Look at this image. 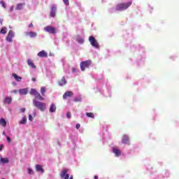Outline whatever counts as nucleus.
I'll return each instance as SVG.
<instances>
[{
	"instance_id": "f704fd0d",
	"label": "nucleus",
	"mask_w": 179,
	"mask_h": 179,
	"mask_svg": "<svg viewBox=\"0 0 179 179\" xmlns=\"http://www.w3.org/2000/svg\"><path fill=\"white\" fill-rule=\"evenodd\" d=\"M6 139H7V142H8V143H10V137L6 136Z\"/></svg>"
},
{
	"instance_id": "412c9836",
	"label": "nucleus",
	"mask_w": 179,
	"mask_h": 179,
	"mask_svg": "<svg viewBox=\"0 0 179 179\" xmlns=\"http://www.w3.org/2000/svg\"><path fill=\"white\" fill-rule=\"evenodd\" d=\"M35 99H37V100H41L43 101L44 100V97L41 96V94H40L38 92L34 95Z\"/></svg>"
},
{
	"instance_id": "7ed1b4c3",
	"label": "nucleus",
	"mask_w": 179,
	"mask_h": 179,
	"mask_svg": "<svg viewBox=\"0 0 179 179\" xmlns=\"http://www.w3.org/2000/svg\"><path fill=\"white\" fill-rule=\"evenodd\" d=\"M90 65H92V60H86V61L82 62L80 64L81 71L84 72V71L86 69L89 68Z\"/></svg>"
},
{
	"instance_id": "2f4dec72",
	"label": "nucleus",
	"mask_w": 179,
	"mask_h": 179,
	"mask_svg": "<svg viewBox=\"0 0 179 179\" xmlns=\"http://www.w3.org/2000/svg\"><path fill=\"white\" fill-rule=\"evenodd\" d=\"M64 5H69V0H63Z\"/></svg>"
},
{
	"instance_id": "ddd939ff",
	"label": "nucleus",
	"mask_w": 179,
	"mask_h": 179,
	"mask_svg": "<svg viewBox=\"0 0 179 179\" xmlns=\"http://www.w3.org/2000/svg\"><path fill=\"white\" fill-rule=\"evenodd\" d=\"M24 6H26V3H18L16 6L15 10H22Z\"/></svg>"
},
{
	"instance_id": "2eb2a0df",
	"label": "nucleus",
	"mask_w": 179,
	"mask_h": 179,
	"mask_svg": "<svg viewBox=\"0 0 179 179\" xmlns=\"http://www.w3.org/2000/svg\"><path fill=\"white\" fill-rule=\"evenodd\" d=\"M113 153H115V156H117V157L121 156V151H120V150H118V148H113Z\"/></svg>"
},
{
	"instance_id": "c03bdc74",
	"label": "nucleus",
	"mask_w": 179,
	"mask_h": 179,
	"mask_svg": "<svg viewBox=\"0 0 179 179\" xmlns=\"http://www.w3.org/2000/svg\"><path fill=\"white\" fill-rule=\"evenodd\" d=\"M29 27H33V23L29 24Z\"/></svg>"
},
{
	"instance_id": "4be33fe9",
	"label": "nucleus",
	"mask_w": 179,
	"mask_h": 179,
	"mask_svg": "<svg viewBox=\"0 0 179 179\" xmlns=\"http://www.w3.org/2000/svg\"><path fill=\"white\" fill-rule=\"evenodd\" d=\"M66 83V80H65V77H62L60 81H59V86H64Z\"/></svg>"
},
{
	"instance_id": "6e6552de",
	"label": "nucleus",
	"mask_w": 179,
	"mask_h": 179,
	"mask_svg": "<svg viewBox=\"0 0 179 179\" xmlns=\"http://www.w3.org/2000/svg\"><path fill=\"white\" fill-rule=\"evenodd\" d=\"M13 37H15V34H13L12 30H10L6 37L7 41H8V43H12V38H13Z\"/></svg>"
},
{
	"instance_id": "423d86ee",
	"label": "nucleus",
	"mask_w": 179,
	"mask_h": 179,
	"mask_svg": "<svg viewBox=\"0 0 179 179\" xmlns=\"http://www.w3.org/2000/svg\"><path fill=\"white\" fill-rule=\"evenodd\" d=\"M45 31L50 33V34H55L57 33V29L51 26H47L44 28Z\"/></svg>"
},
{
	"instance_id": "ea45409f",
	"label": "nucleus",
	"mask_w": 179,
	"mask_h": 179,
	"mask_svg": "<svg viewBox=\"0 0 179 179\" xmlns=\"http://www.w3.org/2000/svg\"><path fill=\"white\" fill-rule=\"evenodd\" d=\"M11 93H14L16 94V93H17V90H13V91H11Z\"/></svg>"
},
{
	"instance_id": "a211bd4d",
	"label": "nucleus",
	"mask_w": 179,
	"mask_h": 179,
	"mask_svg": "<svg viewBox=\"0 0 179 179\" xmlns=\"http://www.w3.org/2000/svg\"><path fill=\"white\" fill-rule=\"evenodd\" d=\"M49 111L50 113H55V111H57V106H55V104L52 103L50 106Z\"/></svg>"
},
{
	"instance_id": "c85d7f7f",
	"label": "nucleus",
	"mask_w": 179,
	"mask_h": 179,
	"mask_svg": "<svg viewBox=\"0 0 179 179\" xmlns=\"http://www.w3.org/2000/svg\"><path fill=\"white\" fill-rule=\"evenodd\" d=\"M45 92H46L45 87H42L41 88V93L42 96H44Z\"/></svg>"
},
{
	"instance_id": "bb28decb",
	"label": "nucleus",
	"mask_w": 179,
	"mask_h": 179,
	"mask_svg": "<svg viewBox=\"0 0 179 179\" xmlns=\"http://www.w3.org/2000/svg\"><path fill=\"white\" fill-rule=\"evenodd\" d=\"M86 115L90 118H94V113H87Z\"/></svg>"
},
{
	"instance_id": "6ab92c4d",
	"label": "nucleus",
	"mask_w": 179,
	"mask_h": 179,
	"mask_svg": "<svg viewBox=\"0 0 179 179\" xmlns=\"http://www.w3.org/2000/svg\"><path fill=\"white\" fill-rule=\"evenodd\" d=\"M27 64H28L29 66H30L31 68H33L34 69H36V65L34 64L33 61H31V59H28Z\"/></svg>"
},
{
	"instance_id": "7c9ffc66",
	"label": "nucleus",
	"mask_w": 179,
	"mask_h": 179,
	"mask_svg": "<svg viewBox=\"0 0 179 179\" xmlns=\"http://www.w3.org/2000/svg\"><path fill=\"white\" fill-rule=\"evenodd\" d=\"M0 4L3 6V8H4V9L6 8V4L5 3V1H0Z\"/></svg>"
},
{
	"instance_id": "0eeeda50",
	"label": "nucleus",
	"mask_w": 179,
	"mask_h": 179,
	"mask_svg": "<svg viewBox=\"0 0 179 179\" xmlns=\"http://www.w3.org/2000/svg\"><path fill=\"white\" fill-rule=\"evenodd\" d=\"M50 17H55L57 16V6L53 5L50 9Z\"/></svg>"
},
{
	"instance_id": "4c0bfd02",
	"label": "nucleus",
	"mask_w": 179,
	"mask_h": 179,
	"mask_svg": "<svg viewBox=\"0 0 179 179\" xmlns=\"http://www.w3.org/2000/svg\"><path fill=\"white\" fill-rule=\"evenodd\" d=\"M20 111H21V113H24V111H26V108H22L20 109Z\"/></svg>"
},
{
	"instance_id": "1a4fd4ad",
	"label": "nucleus",
	"mask_w": 179,
	"mask_h": 179,
	"mask_svg": "<svg viewBox=\"0 0 179 179\" xmlns=\"http://www.w3.org/2000/svg\"><path fill=\"white\" fill-rule=\"evenodd\" d=\"M38 57H40L41 58H47V57H48V53L45 50H41L38 53Z\"/></svg>"
},
{
	"instance_id": "cd10ccee",
	"label": "nucleus",
	"mask_w": 179,
	"mask_h": 179,
	"mask_svg": "<svg viewBox=\"0 0 179 179\" xmlns=\"http://www.w3.org/2000/svg\"><path fill=\"white\" fill-rule=\"evenodd\" d=\"M29 93H30V94H33V96H34L35 94H36L38 93V92H37V90H36V89H31Z\"/></svg>"
},
{
	"instance_id": "37998d69",
	"label": "nucleus",
	"mask_w": 179,
	"mask_h": 179,
	"mask_svg": "<svg viewBox=\"0 0 179 179\" xmlns=\"http://www.w3.org/2000/svg\"><path fill=\"white\" fill-rule=\"evenodd\" d=\"M31 80H32V82H36V78H32Z\"/></svg>"
},
{
	"instance_id": "a18cd8bd",
	"label": "nucleus",
	"mask_w": 179,
	"mask_h": 179,
	"mask_svg": "<svg viewBox=\"0 0 179 179\" xmlns=\"http://www.w3.org/2000/svg\"><path fill=\"white\" fill-rule=\"evenodd\" d=\"M94 179H99V176H94Z\"/></svg>"
},
{
	"instance_id": "20e7f679",
	"label": "nucleus",
	"mask_w": 179,
	"mask_h": 179,
	"mask_svg": "<svg viewBox=\"0 0 179 179\" xmlns=\"http://www.w3.org/2000/svg\"><path fill=\"white\" fill-rule=\"evenodd\" d=\"M69 169H64L60 172V177L63 179H73V176H71L69 178V174H68Z\"/></svg>"
},
{
	"instance_id": "473e14b6",
	"label": "nucleus",
	"mask_w": 179,
	"mask_h": 179,
	"mask_svg": "<svg viewBox=\"0 0 179 179\" xmlns=\"http://www.w3.org/2000/svg\"><path fill=\"white\" fill-rule=\"evenodd\" d=\"M28 173L33 174L34 173L33 170L29 168L28 169Z\"/></svg>"
},
{
	"instance_id": "393cba45",
	"label": "nucleus",
	"mask_w": 179,
	"mask_h": 179,
	"mask_svg": "<svg viewBox=\"0 0 179 179\" xmlns=\"http://www.w3.org/2000/svg\"><path fill=\"white\" fill-rule=\"evenodd\" d=\"M26 122H27V117H24L22 120L19 122V124H20L21 125H23L26 124Z\"/></svg>"
},
{
	"instance_id": "aec40b11",
	"label": "nucleus",
	"mask_w": 179,
	"mask_h": 179,
	"mask_svg": "<svg viewBox=\"0 0 179 179\" xmlns=\"http://www.w3.org/2000/svg\"><path fill=\"white\" fill-rule=\"evenodd\" d=\"M12 76L14 77V79H15V80H17V82H21L22 81V77L17 76V74L13 73Z\"/></svg>"
},
{
	"instance_id": "58836bf2",
	"label": "nucleus",
	"mask_w": 179,
	"mask_h": 179,
	"mask_svg": "<svg viewBox=\"0 0 179 179\" xmlns=\"http://www.w3.org/2000/svg\"><path fill=\"white\" fill-rule=\"evenodd\" d=\"M2 149H3V144L0 145V152L2 150Z\"/></svg>"
},
{
	"instance_id": "a19ab883",
	"label": "nucleus",
	"mask_w": 179,
	"mask_h": 179,
	"mask_svg": "<svg viewBox=\"0 0 179 179\" xmlns=\"http://www.w3.org/2000/svg\"><path fill=\"white\" fill-rule=\"evenodd\" d=\"M78 43H83V39H82V38H80V39H78Z\"/></svg>"
},
{
	"instance_id": "f3484780",
	"label": "nucleus",
	"mask_w": 179,
	"mask_h": 179,
	"mask_svg": "<svg viewBox=\"0 0 179 179\" xmlns=\"http://www.w3.org/2000/svg\"><path fill=\"white\" fill-rule=\"evenodd\" d=\"M28 92L29 91L26 88L19 90L20 94H22L23 96L27 94Z\"/></svg>"
},
{
	"instance_id": "f257e3e1",
	"label": "nucleus",
	"mask_w": 179,
	"mask_h": 179,
	"mask_svg": "<svg viewBox=\"0 0 179 179\" xmlns=\"http://www.w3.org/2000/svg\"><path fill=\"white\" fill-rule=\"evenodd\" d=\"M132 5V1H129L127 3H121L116 6V10H127L129 6Z\"/></svg>"
},
{
	"instance_id": "09e8293b",
	"label": "nucleus",
	"mask_w": 179,
	"mask_h": 179,
	"mask_svg": "<svg viewBox=\"0 0 179 179\" xmlns=\"http://www.w3.org/2000/svg\"><path fill=\"white\" fill-rule=\"evenodd\" d=\"M1 179H5V178H1Z\"/></svg>"
},
{
	"instance_id": "79ce46f5",
	"label": "nucleus",
	"mask_w": 179,
	"mask_h": 179,
	"mask_svg": "<svg viewBox=\"0 0 179 179\" xmlns=\"http://www.w3.org/2000/svg\"><path fill=\"white\" fill-rule=\"evenodd\" d=\"M72 72H73V73H75V72H76V69L73 68L72 69Z\"/></svg>"
},
{
	"instance_id": "dca6fc26",
	"label": "nucleus",
	"mask_w": 179,
	"mask_h": 179,
	"mask_svg": "<svg viewBox=\"0 0 179 179\" xmlns=\"http://www.w3.org/2000/svg\"><path fill=\"white\" fill-rule=\"evenodd\" d=\"M36 171H39L40 173H44V169H43V166L40 164L36 165Z\"/></svg>"
},
{
	"instance_id": "b1692460",
	"label": "nucleus",
	"mask_w": 179,
	"mask_h": 179,
	"mask_svg": "<svg viewBox=\"0 0 179 179\" xmlns=\"http://www.w3.org/2000/svg\"><path fill=\"white\" fill-rule=\"evenodd\" d=\"M0 163H2L3 164H6V163H9V159H8V158H1L0 159Z\"/></svg>"
},
{
	"instance_id": "c9c22d12",
	"label": "nucleus",
	"mask_w": 179,
	"mask_h": 179,
	"mask_svg": "<svg viewBox=\"0 0 179 179\" xmlns=\"http://www.w3.org/2000/svg\"><path fill=\"white\" fill-rule=\"evenodd\" d=\"M29 121H33V116H31V115H29Z\"/></svg>"
},
{
	"instance_id": "de8ad7c7",
	"label": "nucleus",
	"mask_w": 179,
	"mask_h": 179,
	"mask_svg": "<svg viewBox=\"0 0 179 179\" xmlns=\"http://www.w3.org/2000/svg\"><path fill=\"white\" fill-rule=\"evenodd\" d=\"M2 135L6 136V133L5 131H3Z\"/></svg>"
},
{
	"instance_id": "49530a36",
	"label": "nucleus",
	"mask_w": 179,
	"mask_h": 179,
	"mask_svg": "<svg viewBox=\"0 0 179 179\" xmlns=\"http://www.w3.org/2000/svg\"><path fill=\"white\" fill-rule=\"evenodd\" d=\"M10 12H12L13 10V6L10 7Z\"/></svg>"
},
{
	"instance_id": "a878e982",
	"label": "nucleus",
	"mask_w": 179,
	"mask_h": 179,
	"mask_svg": "<svg viewBox=\"0 0 179 179\" xmlns=\"http://www.w3.org/2000/svg\"><path fill=\"white\" fill-rule=\"evenodd\" d=\"M0 34H6V27H3L1 28Z\"/></svg>"
},
{
	"instance_id": "9d476101",
	"label": "nucleus",
	"mask_w": 179,
	"mask_h": 179,
	"mask_svg": "<svg viewBox=\"0 0 179 179\" xmlns=\"http://www.w3.org/2000/svg\"><path fill=\"white\" fill-rule=\"evenodd\" d=\"M72 96H73V92H72V91H67L64 94L63 99L66 100V99H68V97H72Z\"/></svg>"
},
{
	"instance_id": "9b49d317",
	"label": "nucleus",
	"mask_w": 179,
	"mask_h": 179,
	"mask_svg": "<svg viewBox=\"0 0 179 179\" xmlns=\"http://www.w3.org/2000/svg\"><path fill=\"white\" fill-rule=\"evenodd\" d=\"M122 143H124L125 145L129 143V137L127 135H124L122 139Z\"/></svg>"
},
{
	"instance_id": "39448f33",
	"label": "nucleus",
	"mask_w": 179,
	"mask_h": 179,
	"mask_svg": "<svg viewBox=\"0 0 179 179\" xmlns=\"http://www.w3.org/2000/svg\"><path fill=\"white\" fill-rule=\"evenodd\" d=\"M89 41L91 45H92V47H94L95 48H99V43L97 42V41H96V38H94V36H90Z\"/></svg>"
},
{
	"instance_id": "c756f323",
	"label": "nucleus",
	"mask_w": 179,
	"mask_h": 179,
	"mask_svg": "<svg viewBox=\"0 0 179 179\" xmlns=\"http://www.w3.org/2000/svg\"><path fill=\"white\" fill-rule=\"evenodd\" d=\"M74 101H75L76 103L82 101V98H80V97H76V98L74 99Z\"/></svg>"
},
{
	"instance_id": "f03ea898",
	"label": "nucleus",
	"mask_w": 179,
	"mask_h": 179,
	"mask_svg": "<svg viewBox=\"0 0 179 179\" xmlns=\"http://www.w3.org/2000/svg\"><path fill=\"white\" fill-rule=\"evenodd\" d=\"M33 105L36 107V108H38L41 111H44L45 110V103L37 101L36 99L33 100Z\"/></svg>"
},
{
	"instance_id": "f8f14e48",
	"label": "nucleus",
	"mask_w": 179,
	"mask_h": 179,
	"mask_svg": "<svg viewBox=\"0 0 179 179\" xmlns=\"http://www.w3.org/2000/svg\"><path fill=\"white\" fill-rule=\"evenodd\" d=\"M3 101L4 104H8L9 106V104H10V103H12V96L5 97Z\"/></svg>"
},
{
	"instance_id": "72a5a7b5",
	"label": "nucleus",
	"mask_w": 179,
	"mask_h": 179,
	"mask_svg": "<svg viewBox=\"0 0 179 179\" xmlns=\"http://www.w3.org/2000/svg\"><path fill=\"white\" fill-rule=\"evenodd\" d=\"M66 117H67V118H71V112H68L66 113Z\"/></svg>"
},
{
	"instance_id": "e433bc0d",
	"label": "nucleus",
	"mask_w": 179,
	"mask_h": 179,
	"mask_svg": "<svg viewBox=\"0 0 179 179\" xmlns=\"http://www.w3.org/2000/svg\"><path fill=\"white\" fill-rule=\"evenodd\" d=\"M76 128V129H79V128H80V124H77Z\"/></svg>"
},
{
	"instance_id": "5701e85b",
	"label": "nucleus",
	"mask_w": 179,
	"mask_h": 179,
	"mask_svg": "<svg viewBox=\"0 0 179 179\" xmlns=\"http://www.w3.org/2000/svg\"><path fill=\"white\" fill-rule=\"evenodd\" d=\"M0 125H1V127H3V128H5V127H6V120H5L3 118H1L0 119Z\"/></svg>"
},
{
	"instance_id": "4468645a",
	"label": "nucleus",
	"mask_w": 179,
	"mask_h": 179,
	"mask_svg": "<svg viewBox=\"0 0 179 179\" xmlns=\"http://www.w3.org/2000/svg\"><path fill=\"white\" fill-rule=\"evenodd\" d=\"M26 36H29V37H31V38H33L37 36V33L33 32V31L26 32Z\"/></svg>"
}]
</instances>
